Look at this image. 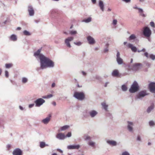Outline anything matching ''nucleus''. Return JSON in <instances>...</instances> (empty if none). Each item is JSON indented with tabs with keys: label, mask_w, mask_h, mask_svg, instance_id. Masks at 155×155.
Masks as SVG:
<instances>
[{
	"label": "nucleus",
	"mask_w": 155,
	"mask_h": 155,
	"mask_svg": "<svg viewBox=\"0 0 155 155\" xmlns=\"http://www.w3.org/2000/svg\"><path fill=\"white\" fill-rule=\"evenodd\" d=\"M41 49H38L34 53V55L36 58H39L40 60V68L44 69L47 68H53L54 66V63L49 58L40 54Z\"/></svg>",
	"instance_id": "obj_1"
},
{
	"label": "nucleus",
	"mask_w": 155,
	"mask_h": 155,
	"mask_svg": "<svg viewBox=\"0 0 155 155\" xmlns=\"http://www.w3.org/2000/svg\"><path fill=\"white\" fill-rule=\"evenodd\" d=\"M139 88L138 84L136 81H134L129 89V91L131 93H134L137 91Z\"/></svg>",
	"instance_id": "obj_2"
},
{
	"label": "nucleus",
	"mask_w": 155,
	"mask_h": 155,
	"mask_svg": "<svg viewBox=\"0 0 155 155\" xmlns=\"http://www.w3.org/2000/svg\"><path fill=\"white\" fill-rule=\"evenodd\" d=\"M73 97L80 101L84 100L85 98L84 94L83 92H75Z\"/></svg>",
	"instance_id": "obj_3"
},
{
	"label": "nucleus",
	"mask_w": 155,
	"mask_h": 155,
	"mask_svg": "<svg viewBox=\"0 0 155 155\" xmlns=\"http://www.w3.org/2000/svg\"><path fill=\"white\" fill-rule=\"evenodd\" d=\"M45 102V101L42 98H39L35 100L34 103L36 107H39Z\"/></svg>",
	"instance_id": "obj_4"
},
{
	"label": "nucleus",
	"mask_w": 155,
	"mask_h": 155,
	"mask_svg": "<svg viewBox=\"0 0 155 155\" xmlns=\"http://www.w3.org/2000/svg\"><path fill=\"white\" fill-rule=\"evenodd\" d=\"M147 95V94L146 91H141L137 94L135 97V99L136 100L138 99H141L143 97Z\"/></svg>",
	"instance_id": "obj_5"
},
{
	"label": "nucleus",
	"mask_w": 155,
	"mask_h": 155,
	"mask_svg": "<svg viewBox=\"0 0 155 155\" xmlns=\"http://www.w3.org/2000/svg\"><path fill=\"white\" fill-rule=\"evenodd\" d=\"M143 65L140 63H135L133 64L131 67L132 70L134 71H137L140 69L142 67Z\"/></svg>",
	"instance_id": "obj_6"
},
{
	"label": "nucleus",
	"mask_w": 155,
	"mask_h": 155,
	"mask_svg": "<svg viewBox=\"0 0 155 155\" xmlns=\"http://www.w3.org/2000/svg\"><path fill=\"white\" fill-rule=\"evenodd\" d=\"M143 34L146 37H149L151 34V31L147 27H145L143 31Z\"/></svg>",
	"instance_id": "obj_7"
},
{
	"label": "nucleus",
	"mask_w": 155,
	"mask_h": 155,
	"mask_svg": "<svg viewBox=\"0 0 155 155\" xmlns=\"http://www.w3.org/2000/svg\"><path fill=\"white\" fill-rule=\"evenodd\" d=\"M116 61L119 65H121L123 64V59L120 57V53L119 51H117L116 57Z\"/></svg>",
	"instance_id": "obj_8"
},
{
	"label": "nucleus",
	"mask_w": 155,
	"mask_h": 155,
	"mask_svg": "<svg viewBox=\"0 0 155 155\" xmlns=\"http://www.w3.org/2000/svg\"><path fill=\"white\" fill-rule=\"evenodd\" d=\"M73 40L74 38L72 37H69L65 40V43L68 47L69 48H71V46L70 45V42Z\"/></svg>",
	"instance_id": "obj_9"
},
{
	"label": "nucleus",
	"mask_w": 155,
	"mask_h": 155,
	"mask_svg": "<svg viewBox=\"0 0 155 155\" xmlns=\"http://www.w3.org/2000/svg\"><path fill=\"white\" fill-rule=\"evenodd\" d=\"M134 126L133 123L132 122L128 121L127 128L129 131L133 132V126Z\"/></svg>",
	"instance_id": "obj_10"
},
{
	"label": "nucleus",
	"mask_w": 155,
	"mask_h": 155,
	"mask_svg": "<svg viewBox=\"0 0 155 155\" xmlns=\"http://www.w3.org/2000/svg\"><path fill=\"white\" fill-rule=\"evenodd\" d=\"M88 114L91 118H93L97 115L98 113L95 110H91L88 112Z\"/></svg>",
	"instance_id": "obj_11"
},
{
	"label": "nucleus",
	"mask_w": 155,
	"mask_h": 155,
	"mask_svg": "<svg viewBox=\"0 0 155 155\" xmlns=\"http://www.w3.org/2000/svg\"><path fill=\"white\" fill-rule=\"evenodd\" d=\"M127 47L129 48H130L131 51L134 52H136L137 51V48L134 46L132 44L128 43L126 45Z\"/></svg>",
	"instance_id": "obj_12"
},
{
	"label": "nucleus",
	"mask_w": 155,
	"mask_h": 155,
	"mask_svg": "<svg viewBox=\"0 0 155 155\" xmlns=\"http://www.w3.org/2000/svg\"><path fill=\"white\" fill-rule=\"evenodd\" d=\"M149 88L151 92L155 93V83H150L149 84Z\"/></svg>",
	"instance_id": "obj_13"
},
{
	"label": "nucleus",
	"mask_w": 155,
	"mask_h": 155,
	"mask_svg": "<svg viewBox=\"0 0 155 155\" xmlns=\"http://www.w3.org/2000/svg\"><path fill=\"white\" fill-rule=\"evenodd\" d=\"M22 151L19 148L15 149L13 151V155H22Z\"/></svg>",
	"instance_id": "obj_14"
},
{
	"label": "nucleus",
	"mask_w": 155,
	"mask_h": 155,
	"mask_svg": "<svg viewBox=\"0 0 155 155\" xmlns=\"http://www.w3.org/2000/svg\"><path fill=\"white\" fill-rule=\"evenodd\" d=\"M87 39L88 41V43L90 45H94L95 43L94 39L91 36H87Z\"/></svg>",
	"instance_id": "obj_15"
},
{
	"label": "nucleus",
	"mask_w": 155,
	"mask_h": 155,
	"mask_svg": "<svg viewBox=\"0 0 155 155\" xmlns=\"http://www.w3.org/2000/svg\"><path fill=\"white\" fill-rule=\"evenodd\" d=\"M80 146L79 144L70 145L67 146V149L69 150L78 149Z\"/></svg>",
	"instance_id": "obj_16"
},
{
	"label": "nucleus",
	"mask_w": 155,
	"mask_h": 155,
	"mask_svg": "<svg viewBox=\"0 0 155 155\" xmlns=\"http://www.w3.org/2000/svg\"><path fill=\"white\" fill-rule=\"evenodd\" d=\"M28 11L29 13V15L30 16H33L34 14V9L31 5H29L28 7Z\"/></svg>",
	"instance_id": "obj_17"
},
{
	"label": "nucleus",
	"mask_w": 155,
	"mask_h": 155,
	"mask_svg": "<svg viewBox=\"0 0 155 155\" xmlns=\"http://www.w3.org/2000/svg\"><path fill=\"white\" fill-rule=\"evenodd\" d=\"M56 138L60 140H64L65 138V136L63 133H60L57 134L56 136Z\"/></svg>",
	"instance_id": "obj_18"
},
{
	"label": "nucleus",
	"mask_w": 155,
	"mask_h": 155,
	"mask_svg": "<svg viewBox=\"0 0 155 155\" xmlns=\"http://www.w3.org/2000/svg\"><path fill=\"white\" fill-rule=\"evenodd\" d=\"M107 143L110 146H115L117 145L116 141L113 140H108L107 141Z\"/></svg>",
	"instance_id": "obj_19"
},
{
	"label": "nucleus",
	"mask_w": 155,
	"mask_h": 155,
	"mask_svg": "<svg viewBox=\"0 0 155 155\" xmlns=\"http://www.w3.org/2000/svg\"><path fill=\"white\" fill-rule=\"evenodd\" d=\"M102 108L105 111H108V105L106 103L105 101H104L101 103Z\"/></svg>",
	"instance_id": "obj_20"
},
{
	"label": "nucleus",
	"mask_w": 155,
	"mask_h": 155,
	"mask_svg": "<svg viewBox=\"0 0 155 155\" xmlns=\"http://www.w3.org/2000/svg\"><path fill=\"white\" fill-rule=\"evenodd\" d=\"M51 119V116H48L46 118L43 119L41 121V122L45 124H47L50 121Z\"/></svg>",
	"instance_id": "obj_21"
},
{
	"label": "nucleus",
	"mask_w": 155,
	"mask_h": 155,
	"mask_svg": "<svg viewBox=\"0 0 155 155\" xmlns=\"http://www.w3.org/2000/svg\"><path fill=\"white\" fill-rule=\"evenodd\" d=\"M144 55L147 58H150L153 60L155 59V55L153 54H150L149 55L148 53L146 52L144 53Z\"/></svg>",
	"instance_id": "obj_22"
},
{
	"label": "nucleus",
	"mask_w": 155,
	"mask_h": 155,
	"mask_svg": "<svg viewBox=\"0 0 155 155\" xmlns=\"http://www.w3.org/2000/svg\"><path fill=\"white\" fill-rule=\"evenodd\" d=\"M111 75L114 77H118L119 75L118 71L117 69L114 70L111 73Z\"/></svg>",
	"instance_id": "obj_23"
},
{
	"label": "nucleus",
	"mask_w": 155,
	"mask_h": 155,
	"mask_svg": "<svg viewBox=\"0 0 155 155\" xmlns=\"http://www.w3.org/2000/svg\"><path fill=\"white\" fill-rule=\"evenodd\" d=\"M99 6L101 10L104 12V5L103 2L101 0H99Z\"/></svg>",
	"instance_id": "obj_24"
},
{
	"label": "nucleus",
	"mask_w": 155,
	"mask_h": 155,
	"mask_svg": "<svg viewBox=\"0 0 155 155\" xmlns=\"http://www.w3.org/2000/svg\"><path fill=\"white\" fill-rule=\"evenodd\" d=\"M88 144L93 148H95L96 143L91 140H90L88 141Z\"/></svg>",
	"instance_id": "obj_25"
},
{
	"label": "nucleus",
	"mask_w": 155,
	"mask_h": 155,
	"mask_svg": "<svg viewBox=\"0 0 155 155\" xmlns=\"http://www.w3.org/2000/svg\"><path fill=\"white\" fill-rule=\"evenodd\" d=\"M154 107V105L153 104H152L149 107L147 110V113H150L153 109Z\"/></svg>",
	"instance_id": "obj_26"
},
{
	"label": "nucleus",
	"mask_w": 155,
	"mask_h": 155,
	"mask_svg": "<svg viewBox=\"0 0 155 155\" xmlns=\"http://www.w3.org/2000/svg\"><path fill=\"white\" fill-rule=\"evenodd\" d=\"M9 39L11 40L15 41L17 40V38L15 35L12 34L10 36Z\"/></svg>",
	"instance_id": "obj_27"
},
{
	"label": "nucleus",
	"mask_w": 155,
	"mask_h": 155,
	"mask_svg": "<svg viewBox=\"0 0 155 155\" xmlns=\"http://www.w3.org/2000/svg\"><path fill=\"white\" fill-rule=\"evenodd\" d=\"M49 145L48 144H45V143L44 142H41L40 143V147L41 148H43L45 146H48Z\"/></svg>",
	"instance_id": "obj_28"
},
{
	"label": "nucleus",
	"mask_w": 155,
	"mask_h": 155,
	"mask_svg": "<svg viewBox=\"0 0 155 155\" xmlns=\"http://www.w3.org/2000/svg\"><path fill=\"white\" fill-rule=\"evenodd\" d=\"M91 17H89L87 19L83 20L82 21V22H85V23H89L91 22Z\"/></svg>",
	"instance_id": "obj_29"
},
{
	"label": "nucleus",
	"mask_w": 155,
	"mask_h": 155,
	"mask_svg": "<svg viewBox=\"0 0 155 155\" xmlns=\"http://www.w3.org/2000/svg\"><path fill=\"white\" fill-rule=\"evenodd\" d=\"M136 38V37L135 35H131L129 38L128 39L129 41L134 40Z\"/></svg>",
	"instance_id": "obj_30"
},
{
	"label": "nucleus",
	"mask_w": 155,
	"mask_h": 155,
	"mask_svg": "<svg viewBox=\"0 0 155 155\" xmlns=\"http://www.w3.org/2000/svg\"><path fill=\"white\" fill-rule=\"evenodd\" d=\"M5 65L6 68L9 69L13 66V64L12 63L6 64Z\"/></svg>",
	"instance_id": "obj_31"
},
{
	"label": "nucleus",
	"mask_w": 155,
	"mask_h": 155,
	"mask_svg": "<svg viewBox=\"0 0 155 155\" xmlns=\"http://www.w3.org/2000/svg\"><path fill=\"white\" fill-rule=\"evenodd\" d=\"M28 79L25 77H23L21 79V81L23 84H25L28 81Z\"/></svg>",
	"instance_id": "obj_32"
},
{
	"label": "nucleus",
	"mask_w": 155,
	"mask_h": 155,
	"mask_svg": "<svg viewBox=\"0 0 155 155\" xmlns=\"http://www.w3.org/2000/svg\"><path fill=\"white\" fill-rule=\"evenodd\" d=\"M84 140H90L91 139V137L90 136L87 135H85L84 136Z\"/></svg>",
	"instance_id": "obj_33"
},
{
	"label": "nucleus",
	"mask_w": 155,
	"mask_h": 155,
	"mask_svg": "<svg viewBox=\"0 0 155 155\" xmlns=\"http://www.w3.org/2000/svg\"><path fill=\"white\" fill-rule=\"evenodd\" d=\"M121 89L123 91H126L127 90V88L126 85H123L121 86Z\"/></svg>",
	"instance_id": "obj_34"
},
{
	"label": "nucleus",
	"mask_w": 155,
	"mask_h": 155,
	"mask_svg": "<svg viewBox=\"0 0 155 155\" xmlns=\"http://www.w3.org/2000/svg\"><path fill=\"white\" fill-rule=\"evenodd\" d=\"M23 34L26 36H30L31 35V33L28 31L25 30L23 32Z\"/></svg>",
	"instance_id": "obj_35"
},
{
	"label": "nucleus",
	"mask_w": 155,
	"mask_h": 155,
	"mask_svg": "<svg viewBox=\"0 0 155 155\" xmlns=\"http://www.w3.org/2000/svg\"><path fill=\"white\" fill-rule=\"evenodd\" d=\"M69 127V126L68 125H65L63 127H62L61 128V131H64L67 129Z\"/></svg>",
	"instance_id": "obj_36"
},
{
	"label": "nucleus",
	"mask_w": 155,
	"mask_h": 155,
	"mask_svg": "<svg viewBox=\"0 0 155 155\" xmlns=\"http://www.w3.org/2000/svg\"><path fill=\"white\" fill-rule=\"evenodd\" d=\"M109 45L108 43H107L106 45V47L104 48V53H107L109 51L108 47L109 46Z\"/></svg>",
	"instance_id": "obj_37"
},
{
	"label": "nucleus",
	"mask_w": 155,
	"mask_h": 155,
	"mask_svg": "<svg viewBox=\"0 0 155 155\" xmlns=\"http://www.w3.org/2000/svg\"><path fill=\"white\" fill-rule=\"evenodd\" d=\"M53 96V95L52 94H49V95H47L46 96H43L42 97V98L44 99H48L52 97Z\"/></svg>",
	"instance_id": "obj_38"
},
{
	"label": "nucleus",
	"mask_w": 155,
	"mask_h": 155,
	"mask_svg": "<svg viewBox=\"0 0 155 155\" xmlns=\"http://www.w3.org/2000/svg\"><path fill=\"white\" fill-rule=\"evenodd\" d=\"M74 45H77L78 46H80L82 45L83 42L80 41H79L78 42H74Z\"/></svg>",
	"instance_id": "obj_39"
},
{
	"label": "nucleus",
	"mask_w": 155,
	"mask_h": 155,
	"mask_svg": "<svg viewBox=\"0 0 155 155\" xmlns=\"http://www.w3.org/2000/svg\"><path fill=\"white\" fill-rule=\"evenodd\" d=\"M70 34L71 35H74L76 34L77 33V31H69Z\"/></svg>",
	"instance_id": "obj_40"
},
{
	"label": "nucleus",
	"mask_w": 155,
	"mask_h": 155,
	"mask_svg": "<svg viewBox=\"0 0 155 155\" xmlns=\"http://www.w3.org/2000/svg\"><path fill=\"white\" fill-rule=\"evenodd\" d=\"M121 155H130L129 153L127 151H125L122 153Z\"/></svg>",
	"instance_id": "obj_41"
},
{
	"label": "nucleus",
	"mask_w": 155,
	"mask_h": 155,
	"mask_svg": "<svg viewBox=\"0 0 155 155\" xmlns=\"http://www.w3.org/2000/svg\"><path fill=\"white\" fill-rule=\"evenodd\" d=\"M71 136V132H68L67 134L65 136L66 137H70Z\"/></svg>",
	"instance_id": "obj_42"
},
{
	"label": "nucleus",
	"mask_w": 155,
	"mask_h": 155,
	"mask_svg": "<svg viewBox=\"0 0 155 155\" xmlns=\"http://www.w3.org/2000/svg\"><path fill=\"white\" fill-rule=\"evenodd\" d=\"M149 125L150 126H153L154 125V122L153 121H150L149 122Z\"/></svg>",
	"instance_id": "obj_43"
},
{
	"label": "nucleus",
	"mask_w": 155,
	"mask_h": 155,
	"mask_svg": "<svg viewBox=\"0 0 155 155\" xmlns=\"http://www.w3.org/2000/svg\"><path fill=\"white\" fill-rule=\"evenodd\" d=\"M117 23V20L116 19H114L113 21V24L114 25H116Z\"/></svg>",
	"instance_id": "obj_44"
},
{
	"label": "nucleus",
	"mask_w": 155,
	"mask_h": 155,
	"mask_svg": "<svg viewBox=\"0 0 155 155\" xmlns=\"http://www.w3.org/2000/svg\"><path fill=\"white\" fill-rule=\"evenodd\" d=\"M5 75L7 78H8L9 76L8 72L6 70L5 71Z\"/></svg>",
	"instance_id": "obj_45"
},
{
	"label": "nucleus",
	"mask_w": 155,
	"mask_h": 155,
	"mask_svg": "<svg viewBox=\"0 0 155 155\" xmlns=\"http://www.w3.org/2000/svg\"><path fill=\"white\" fill-rule=\"evenodd\" d=\"M150 25L153 28H154L155 27V24L154 22L153 21H151L150 23Z\"/></svg>",
	"instance_id": "obj_46"
},
{
	"label": "nucleus",
	"mask_w": 155,
	"mask_h": 155,
	"mask_svg": "<svg viewBox=\"0 0 155 155\" xmlns=\"http://www.w3.org/2000/svg\"><path fill=\"white\" fill-rule=\"evenodd\" d=\"M138 12L140 13H142V12H143V10L142 9L139 8H138Z\"/></svg>",
	"instance_id": "obj_47"
},
{
	"label": "nucleus",
	"mask_w": 155,
	"mask_h": 155,
	"mask_svg": "<svg viewBox=\"0 0 155 155\" xmlns=\"http://www.w3.org/2000/svg\"><path fill=\"white\" fill-rule=\"evenodd\" d=\"M35 105V103L30 104L28 105V107L29 108H31L32 107H34V106Z\"/></svg>",
	"instance_id": "obj_48"
},
{
	"label": "nucleus",
	"mask_w": 155,
	"mask_h": 155,
	"mask_svg": "<svg viewBox=\"0 0 155 155\" xmlns=\"http://www.w3.org/2000/svg\"><path fill=\"white\" fill-rule=\"evenodd\" d=\"M137 140L138 141H141V137L140 136H138L137 137Z\"/></svg>",
	"instance_id": "obj_49"
},
{
	"label": "nucleus",
	"mask_w": 155,
	"mask_h": 155,
	"mask_svg": "<svg viewBox=\"0 0 155 155\" xmlns=\"http://www.w3.org/2000/svg\"><path fill=\"white\" fill-rule=\"evenodd\" d=\"M145 51V48H143L142 50H138L137 51L138 52H140L141 51L144 52V51Z\"/></svg>",
	"instance_id": "obj_50"
},
{
	"label": "nucleus",
	"mask_w": 155,
	"mask_h": 155,
	"mask_svg": "<svg viewBox=\"0 0 155 155\" xmlns=\"http://www.w3.org/2000/svg\"><path fill=\"white\" fill-rule=\"evenodd\" d=\"M122 1L125 2L126 3H129L130 2L131 0H122Z\"/></svg>",
	"instance_id": "obj_51"
},
{
	"label": "nucleus",
	"mask_w": 155,
	"mask_h": 155,
	"mask_svg": "<svg viewBox=\"0 0 155 155\" xmlns=\"http://www.w3.org/2000/svg\"><path fill=\"white\" fill-rule=\"evenodd\" d=\"M140 15L142 16L143 17H145L146 15L143 13V12H142V13H140Z\"/></svg>",
	"instance_id": "obj_52"
},
{
	"label": "nucleus",
	"mask_w": 155,
	"mask_h": 155,
	"mask_svg": "<svg viewBox=\"0 0 155 155\" xmlns=\"http://www.w3.org/2000/svg\"><path fill=\"white\" fill-rule=\"evenodd\" d=\"M19 108L21 110H24V109H25V108H24L23 107H22L21 106H19Z\"/></svg>",
	"instance_id": "obj_53"
},
{
	"label": "nucleus",
	"mask_w": 155,
	"mask_h": 155,
	"mask_svg": "<svg viewBox=\"0 0 155 155\" xmlns=\"http://www.w3.org/2000/svg\"><path fill=\"white\" fill-rule=\"evenodd\" d=\"M109 83V82H107L105 83L104 84V87H106L107 86V85Z\"/></svg>",
	"instance_id": "obj_54"
},
{
	"label": "nucleus",
	"mask_w": 155,
	"mask_h": 155,
	"mask_svg": "<svg viewBox=\"0 0 155 155\" xmlns=\"http://www.w3.org/2000/svg\"><path fill=\"white\" fill-rule=\"evenodd\" d=\"M82 73L84 76H85L86 75V73L84 71H82Z\"/></svg>",
	"instance_id": "obj_55"
},
{
	"label": "nucleus",
	"mask_w": 155,
	"mask_h": 155,
	"mask_svg": "<svg viewBox=\"0 0 155 155\" xmlns=\"http://www.w3.org/2000/svg\"><path fill=\"white\" fill-rule=\"evenodd\" d=\"M55 84L54 83H53L51 85V87H55Z\"/></svg>",
	"instance_id": "obj_56"
},
{
	"label": "nucleus",
	"mask_w": 155,
	"mask_h": 155,
	"mask_svg": "<svg viewBox=\"0 0 155 155\" xmlns=\"http://www.w3.org/2000/svg\"><path fill=\"white\" fill-rule=\"evenodd\" d=\"M91 0V2H92V3L93 4H95L96 3V0Z\"/></svg>",
	"instance_id": "obj_57"
},
{
	"label": "nucleus",
	"mask_w": 155,
	"mask_h": 155,
	"mask_svg": "<svg viewBox=\"0 0 155 155\" xmlns=\"http://www.w3.org/2000/svg\"><path fill=\"white\" fill-rule=\"evenodd\" d=\"M146 66L148 67H150V64L149 63H146Z\"/></svg>",
	"instance_id": "obj_58"
},
{
	"label": "nucleus",
	"mask_w": 155,
	"mask_h": 155,
	"mask_svg": "<svg viewBox=\"0 0 155 155\" xmlns=\"http://www.w3.org/2000/svg\"><path fill=\"white\" fill-rule=\"evenodd\" d=\"M52 104L53 105H54V106H55L56 105V102L54 101L52 102Z\"/></svg>",
	"instance_id": "obj_59"
},
{
	"label": "nucleus",
	"mask_w": 155,
	"mask_h": 155,
	"mask_svg": "<svg viewBox=\"0 0 155 155\" xmlns=\"http://www.w3.org/2000/svg\"><path fill=\"white\" fill-rule=\"evenodd\" d=\"M7 148L9 149L11 147V145L10 144H8L7 146Z\"/></svg>",
	"instance_id": "obj_60"
},
{
	"label": "nucleus",
	"mask_w": 155,
	"mask_h": 155,
	"mask_svg": "<svg viewBox=\"0 0 155 155\" xmlns=\"http://www.w3.org/2000/svg\"><path fill=\"white\" fill-rule=\"evenodd\" d=\"M21 27H18L17 28V30H20L21 29Z\"/></svg>",
	"instance_id": "obj_61"
},
{
	"label": "nucleus",
	"mask_w": 155,
	"mask_h": 155,
	"mask_svg": "<svg viewBox=\"0 0 155 155\" xmlns=\"http://www.w3.org/2000/svg\"><path fill=\"white\" fill-rule=\"evenodd\" d=\"M58 150L60 152L62 153V151L60 149H58L57 150Z\"/></svg>",
	"instance_id": "obj_62"
},
{
	"label": "nucleus",
	"mask_w": 155,
	"mask_h": 155,
	"mask_svg": "<svg viewBox=\"0 0 155 155\" xmlns=\"http://www.w3.org/2000/svg\"><path fill=\"white\" fill-rule=\"evenodd\" d=\"M133 8H134V9H138V8H139L137 7H133Z\"/></svg>",
	"instance_id": "obj_63"
},
{
	"label": "nucleus",
	"mask_w": 155,
	"mask_h": 155,
	"mask_svg": "<svg viewBox=\"0 0 155 155\" xmlns=\"http://www.w3.org/2000/svg\"><path fill=\"white\" fill-rule=\"evenodd\" d=\"M54 10H52L50 12L51 14H52L54 12Z\"/></svg>",
	"instance_id": "obj_64"
}]
</instances>
